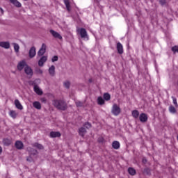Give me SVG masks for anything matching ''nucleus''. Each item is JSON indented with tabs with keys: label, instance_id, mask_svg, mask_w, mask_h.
Instances as JSON below:
<instances>
[{
	"label": "nucleus",
	"instance_id": "nucleus-20",
	"mask_svg": "<svg viewBox=\"0 0 178 178\" xmlns=\"http://www.w3.org/2000/svg\"><path fill=\"white\" fill-rule=\"evenodd\" d=\"M15 147L17 149H22V148H23V143L20 140H17L15 143Z\"/></svg>",
	"mask_w": 178,
	"mask_h": 178
},
{
	"label": "nucleus",
	"instance_id": "nucleus-3",
	"mask_svg": "<svg viewBox=\"0 0 178 178\" xmlns=\"http://www.w3.org/2000/svg\"><path fill=\"white\" fill-rule=\"evenodd\" d=\"M78 33L80 34L81 38H84L85 40H88V35H87V31L84 29V28H81L77 29Z\"/></svg>",
	"mask_w": 178,
	"mask_h": 178
},
{
	"label": "nucleus",
	"instance_id": "nucleus-11",
	"mask_svg": "<svg viewBox=\"0 0 178 178\" xmlns=\"http://www.w3.org/2000/svg\"><path fill=\"white\" fill-rule=\"evenodd\" d=\"M139 119L140 122H145L147 120H148V116L145 113H141L139 115Z\"/></svg>",
	"mask_w": 178,
	"mask_h": 178
},
{
	"label": "nucleus",
	"instance_id": "nucleus-24",
	"mask_svg": "<svg viewBox=\"0 0 178 178\" xmlns=\"http://www.w3.org/2000/svg\"><path fill=\"white\" fill-rule=\"evenodd\" d=\"M97 104L99 105H104V104H105V100H104V99L102 97H99L97 98Z\"/></svg>",
	"mask_w": 178,
	"mask_h": 178
},
{
	"label": "nucleus",
	"instance_id": "nucleus-36",
	"mask_svg": "<svg viewBox=\"0 0 178 178\" xmlns=\"http://www.w3.org/2000/svg\"><path fill=\"white\" fill-rule=\"evenodd\" d=\"M58 56H54L52 58H51V61L54 62H58Z\"/></svg>",
	"mask_w": 178,
	"mask_h": 178
},
{
	"label": "nucleus",
	"instance_id": "nucleus-12",
	"mask_svg": "<svg viewBox=\"0 0 178 178\" xmlns=\"http://www.w3.org/2000/svg\"><path fill=\"white\" fill-rule=\"evenodd\" d=\"M15 105L17 109H19V111H23V105H22L19 99L15 100Z\"/></svg>",
	"mask_w": 178,
	"mask_h": 178
},
{
	"label": "nucleus",
	"instance_id": "nucleus-37",
	"mask_svg": "<svg viewBox=\"0 0 178 178\" xmlns=\"http://www.w3.org/2000/svg\"><path fill=\"white\" fill-rule=\"evenodd\" d=\"M84 127H86V129H90L91 127V124H90L89 122L86 123L84 124Z\"/></svg>",
	"mask_w": 178,
	"mask_h": 178
},
{
	"label": "nucleus",
	"instance_id": "nucleus-6",
	"mask_svg": "<svg viewBox=\"0 0 178 178\" xmlns=\"http://www.w3.org/2000/svg\"><path fill=\"white\" fill-rule=\"evenodd\" d=\"M24 72L27 76H29V77H31L33 76V69L29 65H26L24 67Z\"/></svg>",
	"mask_w": 178,
	"mask_h": 178
},
{
	"label": "nucleus",
	"instance_id": "nucleus-21",
	"mask_svg": "<svg viewBox=\"0 0 178 178\" xmlns=\"http://www.w3.org/2000/svg\"><path fill=\"white\" fill-rule=\"evenodd\" d=\"M37 155V151L36 150H33V152L31 153V155L29 158H27V161L29 162H31V161H33V156Z\"/></svg>",
	"mask_w": 178,
	"mask_h": 178
},
{
	"label": "nucleus",
	"instance_id": "nucleus-1",
	"mask_svg": "<svg viewBox=\"0 0 178 178\" xmlns=\"http://www.w3.org/2000/svg\"><path fill=\"white\" fill-rule=\"evenodd\" d=\"M53 104L56 108L60 109L61 111H65V109H66V103L63 100H54Z\"/></svg>",
	"mask_w": 178,
	"mask_h": 178
},
{
	"label": "nucleus",
	"instance_id": "nucleus-22",
	"mask_svg": "<svg viewBox=\"0 0 178 178\" xmlns=\"http://www.w3.org/2000/svg\"><path fill=\"white\" fill-rule=\"evenodd\" d=\"M33 106L35 108V109H38L40 111L41 109V103L39 102H34L33 103Z\"/></svg>",
	"mask_w": 178,
	"mask_h": 178
},
{
	"label": "nucleus",
	"instance_id": "nucleus-45",
	"mask_svg": "<svg viewBox=\"0 0 178 178\" xmlns=\"http://www.w3.org/2000/svg\"><path fill=\"white\" fill-rule=\"evenodd\" d=\"M97 1V2H99V1H101V0H96Z\"/></svg>",
	"mask_w": 178,
	"mask_h": 178
},
{
	"label": "nucleus",
	"instance_id": "nucleus-40",
	"mask_svg": "<svg viewBox=\"0 0 178 178\" xmlns=\"http://www.w3.org/2000/svg\"><path fill=\"white\" fill-rule=\"evenodd\" d=\"M40 101H41V102H47V99H45V98H41L40 99Z\"/></svg>",
	"mask_w": 178,
	"mask_h": 178
},
{
	"label": "nucleus",
	"instance_id": "nucleus-13",
	"mask_svg": "<svg viewBox=\"0 0 178 178\" xmlns=\"http://www.w3.org/2000/svg\"><path fill=\"white\" fill-rule=\"evenodd\" d=\"M0 47L5 48L6 49H8V48L10 47V44L9 42H0Z\"/></svg>",
	"mask_w": 178,
	"mask_h": 178
},
{
	"label": "nucleus",
	"instance_id": "nucleus-38",
	"mask_svg": "<svg viewBox=\"0 0 178 178\" xmlns=\"http://www.w3.org/2000/svg\"><path fill=\"white\" fill-rule=\"evenodd\" d=\"M76 106H83V103L81 102H76Z\"/></svg>",
	"mask_w": 178,
	"mask_h": 178
},
{
	"label": "nucleus",
	"instance_id": "nucleus-14",
	"mask_svg": "<svg viewBox=\"0 0 178 178\" xmlns=\"http://www.w3.org/2000/svg\"><path fill=\"white\" fill-rule=\"evenodd\" d=\"M10 2L16 6V8H22V3L19 2L17 0H10Z\"/></svg>",
	"mask_w": 178,
	"mask_h": 178
},
{
	"label": "nucleus",
	"instance_id": "nucleus-46",
	"mask_svg": "<svg viewBox=\"0 0 178 178\" xmlns=\"http://www.w3.org/2000/svg\"><path fill=\"white\" fill-rule=\"evenodd\" d=\"M24 1H27V0H24Z\"/></svg>",
	"mask_w": 178,
	"mask_h": 178
},
{
	"label": "nucleus",
	"instance_id": "nucleus-31",
	"mask_svg": "<svg viewBox=\"0 0 178 178\" xmlns=\"http://www.w3.org/2000/svg\"><path fill=\"white\" fill-rule=\"evenodd\" d=\"M3 143L5 145H10V140L9 139H4Z\"/></svg>",
	"mask_w": 178,
	"mask_h": 178
},
{
	"label": "nucleus",
	"instance_id": "nucleus-9",
	"mask_svg": "<svg viewBox=\"0 0 178 178\" xmlns=\"http://www.w3.org/2000/svg\"><path fill=\"white\" fill-rule=\"evenodd\" d=\"M26 66H27V63H26V61L22 60L18 63L17 69H18V70L22 71V70L24 69V67H26Z\"/></svg>",
	"mask_w": 178,
	"mask_h": 178
},
{
	"label": "nucleus",
	"instance_id": "nucleus-27",
	"mask_svg": "<svg viewBox=\"0 0 178 178\" xmlns=\"http://www.w3.org/2000/svg\"><path fill=\"white\" fill-rule=\"evenodd\" d=\"M128 172L129 175H131V176H134V175H136V170H134L133 168H129L128 169Z\"/></svg>",
	"mask_w": 178,
	"mask_h": 178
},
{
	"label": "nucleus",
	"instance_id": "nucleus-17",
	"mask_svg": "<svg viewBox=\"0 0 178 178\" xmlns=\"http://www.w3.org/2000/svg\"><path fill=\"white\" fill-rule=\"evenodd\" d=\"M117 49H118V54H123V45L121 44L120 42H118L117 44Z\"/></svg>",
	"mask_w": 178,
	"mask_h": 178
},
{
	"label": "nucleus",
	"instance_id": "nucleus-10",
	"mask_svg": "<svg viewBox=\"0 0 178 178\" xmlns=\"http://www.w3.org/2000/svg\"><path fill=\"white\" fill-rule=\"evenodd\" d=\"M35 48L34 47H32L29 52V58H33L36 55Z\"/></svg>",
	"mask_w": 178,
	"mask_h": 178
},
{
	"label": "nucleus",
	"instance_id": "nucleus-26",
	"mask_svg": "<svg viewBox=\"0 0 178 178\" xmlns=\"http://www.w3.org/2000/svg\"><path fill=\"white\" fill-rule=\"evenodd\" d=\"M64 3L68 12H70V3H69V1L65 0Z\"/></svg>",
	"mask_w": 178,
	"mask_h": 178
},
{
	"label": "nucleus",
	"instance_id": "nucleus-7",
	"mask_svg": "<svg viewBox=\"0 0 178 178\" xmlns=\"http://www.w3.org/2000/svg\"><path fill=\"white\" fill-rule=\"evenodd\" d=\"M50 33L54 38H58V40H62V35L60 34L54 30H50Z\"/></svg>",
	"mask_w": 178,
	"mask_h": 178
},
{
	"label": "nucleus",
	"instance_id": "nucleus-43",
	"mask_svg": "<svg viewBox=\"0 0 178 178\" xmlns=\"http://www.w3.org/2000/svg\"><path fill=\"white\" fill-rule=\"evenodd\" d=\"M0 10L1 11V13H3V9L0 8Z\"/></svg>",
	"mask_w": 178,
	"mask_h": 178
},
{
	"label": "nucleus",
	"instance_id": "nucleus-44",
	"mask_svg": "<svg viewBox=\"0 0 178 178\" xmlns=\"http://www.w3.org/2000/svg\"><path fill=\"white\" fill-rule=\"evenodd\" d=\"M39 73H42V70H39Z\"/></svg>",
	"mask_w": 178,
	"mask_h": 178
},
{
	"label": "nucleus",
	"instance_id": "nucleus-39",
	"mask_svg": "<svg viewBox=\"0 0 178 178\" xmlns=\"http://www.w3.org/2000/svg\"><path fill=\"white\" fill-rule=\"evenodd\" d=\"M166 1H165V0H160V3L161 4V5H165V3Z\"/></svg>",
	"mask_w": 178,
	"mask_h": 178
},
{
	"label": "nucleus",
	"instance_id": "nucleus-4",
	"mask_svg": "<svg viewBox=\"0 0 178 178\" xmlns=\"http://www.w3.org/2000/svg\"><path fill=\"white\" fill-rule=\"evenodd\" d=\"M47 51V44H42L41 48L38 51V56H43L44 54Z\"/></svg>",
	"mask_w": 178,
	"mask_h": 178
},
{
	"label": "nucleus",
	"instance_id": "nucleus-33",
	"mask_svg": "<svg viewBox=\"0 0 178 178\" xmlns=\"http://www.w3.org/2000/svg\"><path fill=\"white\" fill-rule=\"evenodd\" d=\"M172 101H173V104L174 105H175V107L177 108L178 105H177V99L174 97H172Z\"/></svg>",
	"mask_w": 178,
	"mask_h": 178
},
{
	"label": "nucleus",
	"instance_id": "nucleus-28",
	"mask_svg": "<svg viewBox=\"0 0 178 178\" xmlns=\"http://www.w3.org/2000/svg\"><path fill=\"white\" fill-rule=\"evenodd\" d=\"M103 97L105 101H109L111 99V95L108 93H104Z\"/></svg>",
	"mask_w": 178,
	"mask_h": 178
},
{
	"label": "nucleus",
	"instance_id": "nucleus-16",
	"mask_svg": "<svg viewBox=\"0 0 178 178\" xmlns=\"http://www.w3.org/2000/svg\"><path fill=\"white\" fill-rule=\"evenodd\" d=\"M17 115H18V113H17V112H16V111L11 110L9 111V115L13 119H16V118H17Z\"/></svg>",
	"mask_w": 178,
	"mask_h": 178
},
{
	"label": "nucleus",
	"instance_id": "nucleus-15",
	"mask_svg": "<svg viewBox=\"0 0 178 178\" xmlns=\"http://www.w3.org/2000/svg\"><path fill=\"white\" fill-rule=\"evenodd\" d=\"M50 137H51V138H55L56 137H60V132H59V131H51L50 133Z\"/></svg>",
	"mask_w": 178,
	"mask_h": 178
},
{
	"label": "nucleus",
	"instance_id": "nucleus-25",
	"mask_svg": "<svg viewBox=\"0 0 178 178\" xmlns=\"http://www.w3.org/2000/svg\"><path fill=\"white\" fill-rule=\"evenodd\" d=\"M86 129L83 127H81V129H79V135L81 136L82 137H84V134H86Z\"/></svg>",
	"mask_w": 178,
	"mask_h": 178
},
{
	"label": "nucleus",
	"instance_id": "nucleus-30",
	"mask_svg": "<svg viewBox=\"0 0 178 178\" xmlns=\"http://www.w3.org/2000/svg\"><path fill=\"white\" fill-rule=\"evenodd\" d=\"M13 45H14V49L15 52L17 53L19 52V49H20V47H19V44L14 43Z\"/></svg>",
	"mask_w": 178,
	"mask_h": 178
},
{
	"label": "nucleus",
	"instance_id": "nucleus-42",
	"mask_svg": "<svg viewBox=\"0 0 178 178\" xmlns=\"http://www.w3.org/2000/svg\"><path fill=\"white\" fill-rule=\"evenodd\" d=\"M143 162L144 163H145V162H147V160H146V159H143Z\"/></svg>",
	"mask_w": 178,
	"mask_h": 178
},
{
	"label": "nucleus",
	"instance_id": "nucleus-2",
	"mask_svg": "<svg viewBox=\"0 0 178 178\" xmlns=\"http://www.w3.org/2000/svg\"><path fill=\"white\" fill-rule=\"evenodd\" d=\"M122 112V108L117 104H114L111 108V113L114 115V116H119Z\"/></svg>",
	"mask_w": 178,
	"mask_h": 178
},
{
	"label": "nucleus",
	"instance_id": "nucleus-5",
	"mask_svg": "<svg viewBox=\"0 0 178 178\" xmlns=\"http://www.w3.org/2000/svg\"><path fill=\"white\" fill-rule=\"evenodd\" d=\"M48 60V56H42V57L38 60V66L42 67L44 66V63Z\"/></svg>",
	"mask_w": 178,
	"mask_h": 178
},
{
	"label": "nucleus",
	"instance_id": "nucleus-41",
	"mask_svg": "<svg viewBox=\"0 0 178 178\" xmlns=\"http://www.w3.org/2000/svg\"><path fill=\"white\" fill-rule=\"evenodd\" d=\"M2 153V147H0V154Z\"/></svg>",
	"mask_w": 178,
	"mask_h": 178
},
{
	"label": "nucleus",
	"instance_id": "nucleus-35",
	"mask_svg": "<svg viewBox=\"0 0 178 178\" xmlns=\"http://www.w3.org/2000/svg\"><path fill=\"white\" fill-rule=\"evenodd\" d=\"M35 147H36V148H38L39 149H42V148H43L42 145H40L38 143H35Z\"/></svg>",
	"mask_w": 178,
	"mask_h": 178
},
{
	"label": "nucleus",
	"instance_id": "nucleus-19",
	"mask_svg": "<svg viewBox=\"0 0 178 178\" xmlns=\"http://www.w3.org/2000/svg\"><path fill=\"white\" fill-rule=\"evenodd\" d=\"M112 147L114 149H119V148H120V143L118 141H114L112 144Z\"/></svg>",
	"mask_w": 178,
	"mask_h": 178
},
{
	"label": "nucleus",
	"instance_id": "nucleus-23",
	"mask_svg": "<svg viewBox=\"0 0 178 178\" xmlns=\"http://www.w3.org/2000/svg\"><path fill=\"white\" fill-rule=\"evenodd\" d=\"M132 116L135 119H138V118L140 116V112H138V111L137 110H134L132 111Z\"/></svg>",
	"mask_w": 178,
	"mask_h": 178
},
{
	"label": "nucleus",
	"instance_id": "nucleus-32",
	"mask_svg": "<svg viewBox=\"0 0 178 178\" xmlns=\"http://www.w3.org/2000/svg\"><path fill=\"white\" fill-rule=\"evenodd\" d=\"M63 84L65 88H69V87H70V82L69 81H65Z\"/></svg>",
	"mask_w": 178,
	"mask_h": 178
},
{
	"label": "nucleus",
	"instance_id": "nucleus-34",
	"mask_svg": "<svg viewBox=\"0 0 178 178\" xmlns=\"http://www.w3.org/2000/svg\"><path fill=\"white\" fill-rule=\"evenodd\" d=\"M172 52H174V54H176V52H178V47L177 46H175L172 48Z\"/></svg>",
	"mask_w": 178,
	"mask_h": 178
},
{
	"label": "nucleus",
	"instance_id": "nucleus-18",
	"mask_svg": "<svg viewBox=\"0 0 178 178\" xmlns=\"http://www.w3.org/2000/svg\"><path fill=\"white\" fill-rule=\"evenodd\" d=\"M49 73L50 76H55V67L54 65H51V67H49Z\"/></svg>",
	"mask_w": 178,
	"mask_h": 178
},
{
	"label": "nucleus",
	"instance_id": "nucleus-29",
	"mask_svg": "<svg viewBox=\"0 0 178 178\" xmlns=\"http://www.w3.org/2000/svg\"><path fill=\"white\" fill-rule=\"evenodd\" d=\"M169 111L170 113H176V108L173 106L169 107Z\"/></svg>",
	"mask_w": 178,
	"mask_h": 178
},
{
	"label": "nucleus",
	"instance_id": "nucleus-8",
	"mask_svg": "<svg viewBox=\"0 0 178 178\" xmlns=\"http://www.w3.org/2000/svg\"><path fill=\"white\" fill-rule=\"evenodd\" d=\"M33 91L38 95H42L43 92L42 90L40 88V87L37 85H35L33 87Z\"/></svg>",
	"mask_w": 178,
	"mask_h": 178
}]
</instances>
